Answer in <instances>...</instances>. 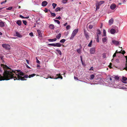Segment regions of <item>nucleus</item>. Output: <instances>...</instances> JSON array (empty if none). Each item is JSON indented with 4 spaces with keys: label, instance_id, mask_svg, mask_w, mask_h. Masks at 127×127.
<instances>
[{
    "label": "nucleus",
    "instance_id": "obj_53",
    "mask_svg": "<svg viewBox=\"0 0 127 127\" xmlns=\"http://www.w3.org/2000/svg\"><path fill=\"white\" fill-rule=\"evenodd\" d=\"M6 2V0H5V1H2V2L1 3V4H2L3 3H5Z\"/></svg>",
    "mask_w": 127,
    "mask_h": 127
},
{
    "label": "nucleus",
    "instance_id": "obj_3",
    "mask_svg": "<svg viewBox=\"0 0 127 127\" xmlns=\"http://www.w3.org/2000/svg\"><path fill=\"white\" fill-rule=\"evenodd\" d=\"M48 78L51 79H56L58 78H60L61 79H63V77L61 76V75L60 73L58 72L57 71H56L55 73L53 75H49Z\"/></svg>",
    "mask_w": 127,
    "mask_h": 127
},
{
    "label": "nucleus",
    "instance_id": "obj_16",
    "mask_svg": "<svg viewBox=\"0 0 127 127\" xmlns=\"http://www.w3.org/2000/svg\"><path fill=\"white\" fill-rule=\"evenodd\" d=\"M97 82H98V83H96V84H99L101 85L103 84V80L101 79L100 78L97 80Z\"/></svg>",
    "mask_w": 127,
    "mask_h": 127
},
{
    "label": "nucleus",
    "instance_id": "obj_42",
    "mask_svg": "<svg viewBox=\"0 0 127 127\" xmlns=\"http://www.w3.org/2000/svg\"><path fill=\"white\" fill-rule=\"evenodd\" d=\"M100 5L99 4H98L97 3V4H96V9H98L99 8V6Z\"/></svg>",
    "mask_w": 127,
    "mask_h": 127
},
{
    "label": "nucleus",
    "instance_id": "obj_7",
    "mask_svg": "<svg viewBox=\"0 0 127 127\" xmlns=\"http://www.w3.org/2000/svg\"><path fill=\"white\" fill-rule=\"evenodd\" d=\"M84 33L86 38L87 40H88L89 38V37L88 35V33L86 32L85 29L84 30Z\"/></svg>",
    "mask_w": 127,
    "mask_h": 127
},
{
    "label": "nucleus",
    "instance_id": "obj_60",
    "mask_svg": "<svg viewBox=\"0 0 127 127\" xmlns=\"http://www.w3.org/2000/svg\"><path fill=\"white\" fill-rule=\"evenodd\" d=\"M116 53H114V55L113 56V58L114 57H115L116 56Z\"/></svg>",
    "mask_w": 127,
    "mask_h": 127
},
{
    "label": "nucleus",
    "instance_id": "obj_14",
    "mask_svg": "<svg viewBox=\"0 0 127 127\" xmlns=\"http://www.w3.org/2000/svg\"><path fill=\"white\" fill-rule=\"evenodd\" d=\"M38 36L39 37H42V34L40 30H37Z\"/></svg>",
    "mask_w": 127,
    "mask_h": 127
},
{
    "label": "nucleus",
    "instance_id": "obj_9",
    "mask_svg": "<svg viewBox=\"0 0 127 127\" xmlns=\"http://www.w3.org/2000/svg\"><path fill=\"white\" fill-rule=\"evenodd\" d=\"M109 52L104 53L102 54V57L103 58H106L109 56Z\"/></svg>",
    "mask_w": 127,
    "mask_h": 127
},
{
    "label": "nucleus",
    "instance_id": "obj_40",
    "mask_svg": "<svg viewBox=\"0 0 127 127\" xmlns=\"http://www.w3.org/2000/svg\"><path fill=\"white\" fill-rule=\"evenodd\" d=\"M68 0H63L62 1V2L64 4L66 3L67 1Z\"/></svg>",
    "mask_w": 127,
    "mask_h": 127
},
{
    "label": "nucleus",
    "instance_id": "obj_37",
    "mask_svg": "<svg viewBox=\"0 0 127 127\" xmlns=\"http://www.w3.org/2000/svg\"><path fill=\"white\" fill-rule=\"evenodd\" d=\"M65 41H66V40H65V39H62V40H60V42L61 43H64L65 42Z\"/></svg>",
    "mask_w": 127,
    "mask_h": 127
},
{
    "label": "nucleus",
    "instance_id": "obj_39",
    "mask_svg": "<svg viewBox=\"0 0 127 127\" xmlns=\"http://www.w3.org/2000/svg\"><path fill=\"white\" fill-rule=\"evenodd\" d=\"M104 2V1H100L99 2H98V3L99 4L101 5Z\"/></svg>",
    "mask_w": 127,
    "mask_h": 127
},
{
    "label": "nucleus",
    "instance_id": "obj_47",
    "mask_svg": "<svg viewBox=\"0 0 127 127\" xmlns=\"http://www.w3.org/2000/svg\"><path fill=\"white\" fill-rule=\"evenodd\" d=\"M99 37H97L96 41L97 42H99Z\"/></svg>",
    "mask_w": 127,
    "mask_h": 127
},
{
    "label": "nucleus",
    "instance_id": "obj_54",
    "mask_svg": "<svg viewBox=\"0 0 127 127\" xmlns=\"http://www.w3.org/2000/svg\"><path fill=\"white\" fill-rule=\"evenodd\" d=\"M115 61L117 63H118L119 62V61L118 59H117L115 60Z\"/></svg>",
    "mask_w": 127,
    "mask_h": 127
},
{
    "label": "nucleus",
    "instance_id": "obj_25",
    "mask_svg": "<svg viewBox=\"0 0 127 127\" xmlns=\"http://www.w3.org/2000/svg\"><path fill=\"white\" fill-rule=\"evenodd\" d=\"M5 23L4 22L1 21L0 22V27H2L4 26Z\"/></svg>",
    "mask_w": 127,
    "mask_h": 127
},
{
    "label": "nucleus",
    "instance_id": "obj_59",
    "mask_svg": "<svg viewBox=\"0 0 127 127\" xmlns=\"http://www.w3.org/2000/svg\"><path fill=\"white\" fill-rule=\"evenodd\" d=\"M90 70H93V67H91L90 68Z\"/></svg>",
    "mask_w": 127,
    "mask_h": 127
},
{
    "label": "nucleus",
    "instance_id": "obj_38",
    "mask_svg": "<svg viewBox=\"0 0 127 127\" xmlns=\"http://www.w3.org/2000/svg\"><path fill=\"white\" fill-rule=\"evenodd\" d=\"M95 77V75L94 74H92L90 75V79L91 80L93 79H94Z\"/></svg>",
    "mask_w": 127,
    "mask_h": 127
},
{
    "label": "nucleus",
    "instance_id": "obj_20",
    "mask_svg": "<svg viewBox=\"0 0 127 127\" xmlns=\"http://www.w3.org/2000/svg\"><path fill=\"white\" fill-rule=\"evenodd\" d=\"M48 4L47 2L46 1H44L42 3V6H46Z\"/></svg>",
    "mask_w": 127,
    "mask_h": 127
},
{
    "label": "nucleus",
    "instance_id": "obj_34",
    "mask_svg": "<svg viewBox=\"0 0 127 127\" xmlns=\"http://www.w3.org/2000/svg\"><path fill=\"white\" fill-rule=\"evenodd\" d=\"M36 74H32L30 75L29 76V78H30L31 77H33Z\"/></svg>",
    "mask_w": 127,
    "mask_h": 127
},
{
    "label": "nucleus",
    "instance_id": "obj_41",
    "mask_svg": "<svg viewBox=\"0 0 127 127\" xmlns=\"http://www.w3.org/2000/svg\"><path fill=\"white\" fill-rule=\"evenodd\" d=\"M70 28V26L69 25H67L66 27V29L67 30L69 29Z\"/></svg>",
    "mask_w": 127,
    "mask_h": 127
},
{
    "label": "nucleus",
    "instance_id": "obj_15",
    "mask_svg": "<svg viewBox=\"0 0 127 127\" xmlns=\"http://www.w3.org/2000/svg\"><path fill=\"white\" fill-rule=\"evenodd\" d=\"M126 58L127 60V63L125 64H124L122 68V69H125L126 70H127V56L126 57Z\"/></svg>",
    "mask_w": 127,
    "mask_h": 127
},
{
    "label": "nucleus",
    "instance_id": "obj_61",
    "mask_svg": "<svg viewBox=\"0 0 127 127\" xmlns=\"http://www.w3.org/2000/svg\"><path fill=\"white\" fill-rule=\"evenodd\" d=\"M125 53V52L124 51H123V52L122 53H122L123 54H124Z\"/></svg>",
    "mask_w": 127,
    "mask_h": 127
},
{
    "label": "nucleus",
    "instance_id": "obj_26",
    "mask_svg": "<svg viewBox=\"0 0 127 127\" xmlns=\"http://www.w3.org/2000/svg\"><path fill=\"white\" fill-rule=\"evenodd\" d=\"M16 23L19 26H20L21 25L22 22L21 20H18L17 21Z\"/></svg>",
    "mask_w": 127,
    "mask_h": 127
},
{
    "label": "nucleus",
    "instance_id": "obj_11",
    "mask_svg": "<svg viewBox=\"0 0 127 127\" xmlns=\"http://www.w3.org/2000/svg\"><path fill=\"white\" fill-rule=\"evenodd\" d=\"M116 5L114 3L111 4L110 6V9L112 10L114 9L116 7Z\"/></svg>",
    "mask_w": 127,
    "mask_h": 127
},
{
    "label": "nucleus",
    "instance_id": "obj_12",
    "mask_svg": "<svg viewBox=\"0 0 127 127\" xmlns=\"http://www.w3.org/2000/svg\"><path fill=\"white\" fill-rule=\"evenodd\" d=\"M102 41L104 44H106L107 43V39L106 37L103 38L102 39Z\"/></svg>",
    "mask_w": 127,
    "mask_h": 127
},
{
    "label": "nucleus",
    "instance_id": "obj_22",
    "mask_svg": "<svg viewBox=\"0 0 127 127\" xmlns=\"http://www.w3.org/2000/svg\"><path fill=\"white\" fill-rule=\"evenodd\" d=\"M78 29H75L73 31L72 33L75 35L78 32Z\"/></svg>",
    "mask_w": 127,
    "mask_h": 127
},
{
    "label": "nucleus",
    "instance_id": "obj_28",
    "mask_svg": "<svg viewBox=\"0 0 127 127\" xmlns=\"http://www.w3.org/2000/svg\"><path fill=\"white\" fill-rule=\"evenodd\" d=\"M22 77V78H24V80H26V79H25V78H28L29 77V76H28V75H24L23 76H22V77Z\"/></svg>",
    "mask_w": 127,
    "mask_h": 127
},
{
    "label": "nucleus",
    "instance_id": "obj_51",
    "mask_svg": "<svg viewBox=\"0 0 127 127\" xmlns=\"http://www.w3.org/2000/svg\"><path fill=\"white\" fill-rule=\"evenodd\" d=\"M48 45H50L54 47V43L49 44Z\"/></svg>",
    "mask_w": 127,
    "mask_h": 127
},
{
    "label": "nucleus",
    "instance_id": "obj_6",
    "mask_svg": "<svg viewBox=\"0 0 127 127\" xmlns=\"http://www.w3.org/2000/svg\"><path fill=\"white\" fill-rule=\"evenodd\" d=\"M2 46L4 48L7 49H10V45L8 44H3L2 45Z\"/></svg>",
    "mask_w": 127,
    "mask_h": 127
},
{
    "label": "nucleus",
    "instance_id": "obj_55",
    "mask_svg": "<svg viewBox=\"0 0 127 127\" xmlns=\"http://www.w3.org/2000/svg\"><path fill=\"white\" fill-rule=\"evenodd\" d=\"M74 79L76 80H78V79L77 77L74 76Z\"/></svg>",
    "mask_w": 127,
    "mask_h": 127
},
{
    "label": "nucleus",
    "instance_id": "obj_64",
    "mask_svg": "<svg viewBox=\"0 0 127 127\" xmlns=\"http://www.w3.org/2000/svg\"><path fill=\"white\" fill-rule=\"evenodd\" d=\"M27 67L28 68H30V67L29 66H28V65H26Z\"/></svg>",
    "mask_w": 127,
    "mask_h": 127
},
{
    "label": "nucleus",
    "instance_id": "obj_4",
    "mask_svg": "<svg viewBox=\"0 0 127 127\" xmlns=\"http://www.w3.org/2000/svg\"><path fill=\"white\" fill-rule=\"evenodd\" d=\"M1 65L2 66L1 67H2V68L1 67H0V72H1V71H2V69H3L4 70V73H3V76H2L1 75H0V76L3 78V77H4V74L5 73V72L7 71V70H8L10 69H9V67L6 65H2V64H1Z\"/></svg>",
    "mask_w": 127,
    "mask_h": 127
},
{
    "label": "nucleus",
    "instance_id": "obj_31",
    "mask_svg": "<svg viewBox=\"0 0 127 127\" xmlns=\"http://www.w3.org/2000/svg\"><path fill=\"white\" fill-rule=\"evenodd\" d=\"M92 40H91L90 42L89 43L88 45V46L89 47H92Z\"/></svg>",
    "mask_w": 127,
    "mask_h": 127
},
{
    "label": "nucleus",
    "instance_id": "obj_56",
    "mask_svg": "<svg viewBox=\"0 0 127 127\" xmlns=\"http://www.w3.org/2000/svg\"><path fill=\"white\" fill-rule=\"evenodd\" d=\"M61 17L60 16H59L58 17H56V19H58L59 20H60L61 19Z\"/></svg>",
    "mask_w": 127,
    "mask_h": 127
},
{
    "label": "nucleus",
    "instance_id": "obj_46",
    "mask_svg": "<svg viewBox=\"0 0 127 127\" xmlns=\"http://www.w3.org/2000/svg\"><path fill=\"white\" fill-rule=\"evenodd\" d=\"M88 27L90 29H91L93 27V26L91 25H90Z\"/></svg>",
    "mask_w": 127,
    "mask_h": 127
},
{
    "label": "nucleus",
    "instance_id": "obj_5",
    "mask_svg": "<svg viewBox=\"0 0 127 127\" xmlns=\"http://www.w3.org/2000/svg\"><path fill=\"white\" fill-rule=\"evenodd\" d=\"M119 32L118 28L117 27H116L115 29H112L110 31V32L112 34H114L115 33H117Z\"/></svg>",
    "mask_w": 127,
    "mask_h": 127
},
{
    "label": "nucleus",
    "instance_id": "obj_23",
    "mask_svg": "<svg viewBox=\"0 0 127 127\" xmlns=\"http://www.w3.org/2000/svg\"><path fill=\"white\" fill-rule=\"evenodd\" d=\"M114 21L113 19L112 18L111 19H110L109 21V24L110 25H111L113 23Z\"/></svg>",
    "mask_w": 127,
    "mask_h": 127
},
{
    "label": "nucleus",
    "instance_id": "obj_17",
    "mask_svg": "<svg viewBox=\"0 0 127 127\" xmlns=\"http://www.w3.org/2000/svg\"><path fill=\"white\" fill-rule=\"evenodd\" d=\"M80 47L79 48L77 49V53H79L80 54H81L82 53L81 51V49L82 48V46L81 45H80Z\"/></svg>",
    "mask_w": 127,
    "mask_h": 127
},
{
    "label": "nucleus",
    "instance_id": "obj_1",
    "mask_svg": "<svg viewBox=\"0 0 127 127\" xmlns=\"http://www.w3.org/2000/svg\"><path fill=\"white\" fill-rule=\"evenodd\" d=\"M24 75V73L20 70L14 71L10 69L5 72L3 78L0 76V80H8L14 78L16 79H14V80H23L24 78H22L21 77Z\"/></svg>",
    "mask_w": 127,
    "mask_h": 127
},
{
    "label": "nucleus",
    "instance_id": "obj_27",
    "mask_svg": "<svg viewBox=\"0 0 127 127\" xmlns=\"http://www.w3.org/2000/svg\"><path fill=\"white\" fill-rule=\"evenodd\" d=\"M61 34L60 33H59L56 36V38L58 39H59L61 37Z\"/></svg>",
    "mask_w": 127,
    "mask_h": 127
},
{
    "label": "nucleus",
    "instance_id": "obj_21",
    "mask_svg": "<svg viewBox=\"0 0 127 127\" xmlns=\"http://www.w3.org/2000/svg\"><path fill=\"white\" fill-rule=\"evenodd\" d=\"M57 40V39L56 38L53 39H48V40L50 42H53L56 41Z\"/></svg>",
    "mask_w": 127,
    "mask_h": 127
},
{
    "label": "nucleus",
    "instance_id": "obj_30",
    "mask_svg": "<svg viewBox=\"0 0 127 127\" xmlns=\"http://www.w3.org/2000/svg\"><path fill=\"white\" fill-rule=\"evenodd\" d=\"M56 51L58 52V53L60 54V55H61L62 54V52L59 49H57L56 50Z\"/></svg>",
    "mask_w": 127,
    "mask_h": 127
},
{
    "label": "nucleus",
    "instance_id": "obj_50",
    "mask_svg": "<svg viewBox=\"0 0 127 127\" xmlns=\"http://www.w3.org/2000/svg\"><path fill=\"white\" fill-rule=\"evenodd\" d=\"M36 63L38 64H40V62L38 59H37V58L36 57Z\"/></svg>",
    "mask_w": 127,
    "mask_h": 127
},
{
    "label": "nucleus",
    "instance_id": "obj_24",
    "mask_svg": "<svg viewBox=\"0 0 127 127\" xmlns=\"http://www.w3.org/2000/svg\"><path fill=\"white\" fill-rule=\"evenodd\" d=\"M16 35L20 38H21L22 37V35L20 34L17 32L16 33Z\"/></svg>",
    "mask_w": 127,
    "mask_h": 127
},
{
    "label": "nucleus",
    "instance_id": "obj_52",
    "mask_svg": "<svg viewBox=\"0 0 127 127\" xmlns=\"http://www.w3.org/2000/svg\"><path fill=\"white\" fill-rule=\"evenodd\" d=\"M112 64L111 63H110V64L109 65V67L110 68H112Z\"/></svg>",
    "mask_w": 127,
    "mask_h": 127
},
{
    "label": "nucleus",
    "instance_id": "obj_13",
    "mask_svg": "<svg viewBox=\"0 0 127 127\" xmlns=\"http://www.w3.org/2000/svg\"><path fill=\"white\" fill-rule=\"evenodd\" d=\"M112 42L116 45L120 44V42L113 40H112Z\"/></svg>",
    "mask_w": 127,
    "mask_h": 127
},
{
    "label": "nucleus",
    "instance_id": "obj_49",
    "mask_svg": "<svg viewBox=\"0 0 127 127\" xmlns=\"http://www.w3.org/2000/svg\"><path fill=\"white\" fill-rule=\"evenodd\" d=\"M23 24H25V25H27V22L25 20H23Z\"/></svg>",
    "mask_w": 127,
    "mask_h": 127
},
{
    "label": "nucleus",
    "instance_id": "obj_48",
    "mask_svg": "<svg viewBox=\"0 0 127 127\" xmlns=\"http://www.w3.org/2000/svg\"><path fill=\"white\" fill-rule=\"evenodd\" d=\"M29 35L31 37L33 36V33L32 32H31L29 34Z\"/></svg>",
    "mask_w": 127,
    "mask_h": 127
},
{
    "label": "nucleus",
    "instance_id": "obj_29",
    "mask_svg": "<svg viewBox=\"0 0 127 127\" xmlns=\"http://www.w3.org/2000/svg\"><path fill=\"white\" fill-rule=\"evenodd\" d=\"M50 28L52 29H53L54 28V26L53 25L51 24L49 26Z\"/></svg>",
    "mask_w": 127,
    "mask_h": 127
},
{
    "label": "nucleus",
    "instance_id": "obj_58",
    "mask_svg": "<svg viewBox=\"0 0 127 127\" xmlns=\"http://www.w3.org/2000/svg\"><path fill=\"white\" fill-rule=\"evenodd\" d=\"M26 61L28 64H29L30 63L29 61L28 60H26Z\"/></svg>",
    "mask_w": 127,
    "mask_h": 127
},
{
    "label": "nucleus",
    "instance_id": "obj_63",
    "mask_svg": "<svg viewBox=\"0 0 127 127\" xmlns=\"http://www.w3.org/2000/svg\"><path fill=\"white\" fill-rule=\"evenodd\" d=\"M67 24V23H66L65 24H64V26H65Z\"/></svg>",
    "mask_w": 127,
    "mask_h": 127
},
{
    "label": "nucleus",
    "instance_id": "obj_19",
    "mask_svg": "<svg viewBox=\"0 0 127 127\" xmlns=\"http://www.w3.org/2000/svg\"><path fill=\"white\" fill-rule=\"evenodd\" d=\"M61 46L62 44L60 43H54V47H61Z\"/></svg>",
    "mask_w": 127,
    "mask_h": 127
},
{
    "label": "nucleus",
    "instance_id": "obj_62",
    "mask_svg": "<svg viewBox=\"0 0 127 127\" xmlns=\"http://www.w3.org/2000/svg\"><path fill=\"white\" fill-rule=\"evenodd\" d=\"M118 52H119V53H121V51H119V52H118L117 51V50L116 51V52H115V53H118Z\"/></svg>",
    "mask_w": 127,
    "mask_h": 127
},
{
    "label": "nucleus",
    "instance_id": "obj_57",
    "mask_svg": "<svg viewBox=\"0 0 127 127\" xmlns=\"http://www.w3.org/2000/svg\"><path fill=\"white\" fill-rule=\"evenodd\" d=\"M20 18H21L22 19L24 18H25V17H24L23 16H22L21 15H20Z\"/></svg>",
    "mask_w": 127,
    "mask_h": 127
},
{
    "label": "nucleus",
    "instance_id": "obj_43",
    "mask_svg": "<svg viewBox=\"0 0 127 127\" xmlns=\"http://www.w3.org/2000/svg\"><path fill=\"white\" fill-rule=\"evenodd\" d=\"M54 21L55 22L57 23L58 24H59L60 23V21L58 20H55Z\"/></svg>",
    "mask_w": 127,
    "mask_h": 127
},
{
    "label": "nucleus",
    "instance_id": "obj_36",
    "mask_svg": "<svg viewBox=\"0 0 127 127\" xmlns=\"http://www.w3.org/2000/svg\"><path fill=\"white\" fill-rule=\"evenodd\" d=\"M57 4L55 3H53L52 4V5L53 6V9H54L55 8V7L57 6Z\"/></svg>",
    "mask_w": 127,
    "mask_h": 127
},
{
    "label": "nucleus",
    "instance_id": "obj_18",
    "mask_svg": "<svg viewBox=\"0 0 127 127\" xmlns=\"http://www.w3.org/2000/svg\"><path fill=\"white\" fill-rule=\"evenodd\" d=\"M101 34V32L100 30L97 29V32L96 33L97 37H99V35Z\"/></svg>",
    "mask_w": 127,
    "mask_h": 127
},
{
    "label": "nucleus",
    "instance_id": "obj_44",
    "mask_svg": "<svg viewBox=\"0 0 127 127\" xmlns=\"http://www.w3.org/2000/svg\"><path fill=\"white\" fill-rule=\"evenodd\" d=\"M51 15L53 17H55L56 16V14L54 13H53L51 12L50 13Z\"/></svg>",
    "mask_w": 127,
    "mask_h": 127
},
{
    "label": "nucleus",
    "instance_id": "obj_8",
    "mask_svg": "<svg viewBox=\"0 0 127 127\" xmlns=\"http://www.w3.org/2000/svg\"><path fill=\"white\" fill-rule=\"evenodd\" d=\"M95 48H92L90 49V51L91 54H93L95 52Z\"/></svg>",
    "mask_w": 127,
    "mask_h": 127
},
{
    "label": "nucleus",
    "instance_id": "obj_32",
    "mask_svg": "<svg viewBox=\"0 0 127 127\" xmlns=\"http://www.w3.org/2000/svg\"><path fill=\"white\" fill-rule=\"evenodd\" d=\"M75 35L74 34L72 33L71 36V37H70V39L71 40L73 39Z\"/></svg>",
    "mask_w": 127,
    "mask_h": 127
},
{
    "label": "nucleus",
    "instance_id": "obj_2",
    "mask_svg": "<svg viewBox=\"0 0 127 127\" xmlns=\"http://www.w3.org/2000/svg\"><path fill=\"white\" fill-rule=\"evenodd\" d=\"M119 79V77L118 76H115V77L111 76L109 78V80L110 81L109 83L108 86L110 87H112L115 88H117L120 89H126V88L120 87L118 85L116 84L114 82L115 80H118Z\"/></svg>",
    "mask_w": 127,
    "mask_h": 127
},
{
    "label": "nucleus",
    "instance_id": "obj_35",
    "mask_svg": "<svg viewBox=\"0 0 127 127\" xmlns=\"http://www.w3.org/2000/svg\"><path fill=\"white\" fill-rule=\"evenodd\" d=\"M60 9H61V8L60 7H58L55 9V11L56 12H58V11H60Z\"/></svg>",
    "mask_w": 127,
    "mask_h": 127
},
{
    "label": "nucleus",
    "instance_id": "obj_45",
    "mask_svg": "<svg viewBox=\"0 0 127 127\" xmlns=\"http://www.w3.org/2000/svg\"><path fill=\"white\" fill-rule=\"evenodd\" d=\"M12 8V6L8 8H6V9L7 10H11Z\"/></svg>",
    "mask_w": 127,
    "mask_h": 127
},
{
    "label": "nucleus",
    "instance_id": "obj_10",
    "mask_svg": "<svg viewBox=\"0 0 127 127\" xmlns=\"http://www.w3.org/2000/svg\"><path fill=\"white\" fill-rule=\"evenodd\" d=\"M127 78L126 77L123 76L121 80L122 82L124 83H127Z\"/></svg>",
    "mask_w": 127,
    "mask_h": 127
},
{
    "label": "nucleus",
    "instance_id": "obj_33",
    "mask_svg": "<svg viewBox=\"0 0 127 127\" xmlns=\"http://www.w3.org/2000/svg\"><path fill=\"white\" fill-rule=\"evenodd\" d=\"M103 36H105L106 35V32L105 30L103 29Z\"/></svg>",
    "mask_w": 127,
    "mask_h": 127
}]
</instances>
